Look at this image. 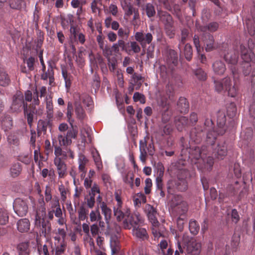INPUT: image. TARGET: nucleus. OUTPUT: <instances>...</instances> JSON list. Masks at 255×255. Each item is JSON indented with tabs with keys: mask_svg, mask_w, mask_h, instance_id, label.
Segmentation results:
<instances>
[{
	"mask_svg": "<svg viewBox=\"0 0 255 255\" xmlns=\"http://www.w3.org/2000/svg\"><path fill=\"white\" fill-rule=\"evenodd\" d=\"M174 123L177 129L181 131L186 128L190 126V123L188 118L184 116H179L175 118Z\"/></svg>",
	"mask_w": 255,
	"mask_h": 255,
	"instance_id": "412c9836",
	"label": "nucleus"
},
{
	"mask_svg": "<svg viewBox=\"0 0 255 255\" xmlns=\"http://www.w3.org/2000/svg\"><path fill=\"white\" fill-rule=\"evenodd\" d=\"M219 28V24L217 22H210L206 26H202L200 28V30L202 32H205L207 30L211 32L216 31Z\"/></svg>",
	"mask_w": 255,
	"mask_h": 255,
	"instance_id": "37998d69",
	"label": "nucleus"
},
{
	"mask_svg": "<svg viewBox=\"0 0 255 255\" xmlns=\"http://www.w3.org/2000/svg\"><path fill=\"white\" fill-rule=\"evenodd\" d=\"M17 230L21 233L27 232L30 229L28 219L24 218L19 220L17 223Z\"/></svg>",
	"mask_w": 255,
	"mask_h": 255,
	"instance_id": "c756f323",
	"label": "nucleus"
},
{
	"mask_svg": "<svg viewBox=\"0 0 255 255\" xmlns=\"http://www.w3.org/2000/svg\"><path fill=\"white\" fill-rule=\"evenodd\" d=\"M90 218L91 222H95L101 220L102 217L100 215L99 211L97 210L96 211H92L91 212L90 214Z\"/></svg>",
	"mask_w": 255,
	"mask_h": 255,
	"instance_id": "338daca9",
	"label": "nucleus"
},
{
	"mask_svg": "<svg viewBox=\"0 0 255 255\" xmlns=\"http://www.w3.org/2000/svg\"><path fill=\"white\" fill-rule=\"evenodd\" d=\"M110 246L112 255L117 254L120 250L119 243L116 240L111 241Z\"/></svg>",
	"mask_w": 255,
	"mask_h": 255,
	"instance_id": "69168bd1",
	"label": "nucleus"
},
{
	"mask_svg": "<svg viewBox=\"0 0 255 255\" xmlns=\"http://www.w3.org/2000/svg\"><path fill=\"white\" fill-rule=\"evenodd\" d=\"M61 146H69L72 143V139H69L66 135H59L58 137Z\"/></svg>",
	"mask_w": 255,
	"mask_h": 255,
	"instance_id": "6e6d98bb",
	"label": "nucleus"
},
{
	"mask_svg": "<svg viewBox=\"0 0 255 255\" xmlns=\"http://www.w3.org/2000/svg\"><path fill=\"white\" fill-rule=\"evenodd\" d=\"M0 122L2 126L5 128L4 130L10 129L12 126V118L9 116H6L4 118H2V116H1Z\"/></svg>",
	"mask_w": 255,
	"mask_h": 255,
	"instance_id": "c03bdc74",
	"label": "nucleus"
},
{
	"mask_svg": "<svg viewBox=\"0 0 255 255\" xmlns=\"http://www.w3.org/2000/svg\"><path fill=\"white\" fill-rule=\"evenodd\" d=\"M201 244L195 240H190L186 245L187 255H199L201 252Z\"/></svg>",
	"mask_w": 255,
	"mask_h": 255,
	"instance_id": "a211bd4d",
	"label": "nucleus"
},
{
	"mask_svg": "<svg viewBox=\"0 0 255 255\" xmlns=\"http://www.w3.org/2000/svg\"><path fill=\"white\" fill-rule=\"evenodd\" d=\"M88 213L89 210L88 209L83 206H81L78 211L79 219L82 221L85 220L87 218Z\"/></svg>",
	"mask_w": 255,
	"mask_h": 255,
	"instance_id": "680f3d73",
	"label": "nucleus"
},
{
	"mask_svg": "<svg viewBox=\"0 0 255 255\" xmlns=\"http://www.w3.org/2000/svg\"><path fill=\"white\" fill-rule=\"evenodd\" d=\"M177 109L181 113L186 114L189 111V104L187 100L180 97L177 102Z\"/></svg>",
	"mask_w": 255,
	"mask_h": 255,
	"instance_id": "cd10ccee",
	"label": "nucleus"
},
{
	"mask_svg": "<svg viewBox=\"0 0 255 255\" xmlns=\"http://www.w3.org/2000/svg\"><path fill=\"white\" fill-rule=\"evenodd\" d=\"M54 163L56 167L59 178H64L67 175V165L64 160H62L61 157H55Z\"/></svg>",
	"mask_w": 255,
	"mask_h": 255,
	"instance_id": "6ab92c4d",
	"label": "nucleus"
},
{
	"mask_svg": "<svg viewBox=\"0 0 255 255\" xmlns=\"http://www.w3.org/2000/svg\"><path fill=\"white\" fill-rule=\"evenodd\" d=\"M10 108L15 112L24 110L27 108V104L24 102L23 95L20 91H17L13 96Z\"/></svg>",
	"mask_w": 255,
	"mask_h": 255,
	"instance_id": "ddd939ff",
	"label": "nucleus"
},
{
	"mask_svg": "<svg viewBox=\"0 0 255 255\" xmlns=\"http://www.w3.org/2000/svg\"><path fill=\"white\" fill-rule=\"evenodd\" d=\"M226 122V117L224 112H219L217 115V123L218 128L217 129L219 130L218 133L223 135L226 132L225 125Z\"/></svg>",
	"mask_w": 255,
	"mask_h": 255,
	"instance_id": "4be33fe9",
	"label": "nucleus"
},
{
	"mask_svg": "<svg viewBox=\"0 0 255 255\" xmlns=\"http://www.w3.org/2000/svg\"><path fill=\"white\" fill-rule=\"evenodd\" d=\"M189 229L190 233L195 235L198 233L200 226L196 221L192 219L190 221L189 223Z\"/></svg>",
	"mask_w": 255,
	"mask_h": 255,
	"instance_id": "8fccbe9b",
	"label": "nucleus"
},
{
	"mask_svg": "<svg viewBox=\"0 0 255 255\" xmlns=\"http://www.w3.org/2000/svg\"><path fill=\"white\" fill-rule=\"evenodd\" d=\"M175 100V92L173 86L168 84L166 87V94L161 96L158 105L160 107L162 112V122L166 123L170 120L172 113L170 110V104L169 101L173 102Z\"/></svg>",
	"mask_w": 255,
	"mask_h": 255,
	"instance_id": "f03ea898",
	"label": "nucleus"
},
{
	"mask_svg": "<svg viewBox=\"0 0 255 255\" xmlns=\"http://www.w3.org/2000/svg\"><path fill=\"white\" fill-rule=\"evenodd\" d=\"M190 177L189 171L186 169L181 170L177 174V178L169 180L167 183V191L173 194L177 191L183 192L187 189V179Z\"/></svg>",
	"mask_w": 255,
	"mask_h": 255,
	"instance_id": "20e7f679",
	"label": "nucleus"
},
{
	"mask_svg": "<svg viewBox=\"0 0 255 255\" xmlns=\"http://www.w3.org/2000/svg\"><path fill=\"white\" fill-rule=\"evenodd\" d=\"M7 142L12 147L18 146L20 143L18 134L15 133H10L7 136Z\"/></svg>",
	"mask_w": 255,
	"mask_h": 255,
	"instance_id": "e433bc0d",
	"label": "nucleus"
},
{
	"mask_svg": "<svg viewBox=\"0 0 255 255\" xmlns=\"http://www.w3.org/2000/svg\"><path fill=\"white\" fill-rule=\"evenodd\" d=\"M146 210L147 212L148 218L152 226H156L157 225H159V223L156 217L157 214L156 209L153 206L150 205H147L146 207Z\"/></svg>",
	"mask_w": 255,
	"mask_h": 255,
	"instance_id": "b1692460",
	"label": "nucleus"
},
{
	"mask_svg": "<svg viewBox=\"0 0 255 255\" xmlns=\"http://www.w3.org/2000/svg\"><path fill=\"white\" fill-rule=\"evenodd\" d=\"M240 188L239 182L236 181L234 184H230L228 186L227 190L228 193L234 196L237 194Z\"/></svg>",
	"mask_w": 255,
	"mask_h": 255,
	"instance_id": "09e8293b",
	"label": "nucleus"
},
{
	"mask_svg": "<svg viewBox=\"0 0 255 255\" xmlns=\"http://www.w3.org/2000/svg\"><path fill=\"white\" fill-rule=\"evenodd\" d=\"M10 77L8 74L3 70H0V86L6 87L10 85Z\"/></svg>",
	"mask_w": 255,
	"mask_h": 255,
	"instance_id": "7c9ffc66",
	"label": "nucleus"
},
{
	"mask_svg": "<svg viewBox=\"0 0 255 255\" xmlns=\"http://www.w3.org/2000/svg\"><path fill=\"white\" fill-rule=\"evenodd\" d=\"M18 255H29V243L23 242L19 244L17 246Z\"/></svg>",
	"mask_w": 255,
	"mask_h": 255,
	"instance_id": "c9c22d12",
	"label": "nucleus"
},
{
	"mask_svg": "<svg viewBox=\"0 0 255 255\" xmlns=\"http://www.w3.org/2000/svg\"><path fill=\"white\" fill-rule=\"evenodd\" d=\"M134 39L136 41H132L127 43L128 46L129 48V51L126 52L128 54H130L131 52L134 53H139L141 50V48L137 42L139 43L142 48H144L147 44L151 43L153 36L151 33L144 34L143 31H138L135 33Z\"/></svg>",
	"mask_w": 255,
	"mask_h": 255,
	"instance_id": "39448f33",
	"label": "nucleus"
},
{
	"mask_svg": "<svg viewBox=\"0 0 255 255\" xmlns=\"http://www.w3.org/2000/svg\"><path fill=\"white\" fill-rule=\"evenodd\" d=\"M62 75L64 79L65 87L68 90L71 87L73 77L70 73H68L66 69H62Z\"/></svg>",
	"mask_w": 255,
	"mask_h": 255,
	"instance_id": "a19ab883",
	"label": "nucleus"
},
{
	"mask_svg": "<svg viewBox=\"0 0 255 255\" xmlns=\"http://www.w3.org/2000/svg\"><path fill=\"white\" fill-rule=\"evenodd\" d=\"M219 131V130L215 129L212 120L209 118H206L204 127L198 125L191 129L190 138L194 143H199L202 140L205 133L206 132V143L212 147L217 139L218 135H220L218 133Z\"/></svg>",
	"mask_w": 255,
	"mask_h": 255,
	"instance_id": "f257e3e1",
	"label": "nucleus"
},
{
	"mask_svg": "<svg viewBox=\"0 0 255 255\" xmlns=\"http://www.w3.org/2000/svg\"><path fill=\"white\" fill-rule=\"evenodd\" d=\"M46 101V108L47 110V117L49 118H50L53 116V106L52 101V98L49 97H46L45 98Z\"/></svg>",
	"mask_w": 255,
	"mask_h": 255,
	"instance_id": "3c124183",
	"label": "nucleus"
},
{
	"mask_svg": "<svg viewBox=\"0 0 255 255\" xmlns=\"http://www.w3.org/2000/svg\"><path fill=\"white\" fill-rule=\"evenodd\" d=\"M75 112L77 118L79 120H82L85 118L86 114L81 104L78 102L75 103Z\"/></svg>",
	"mask_w": 255,
	"mask_h": 255,
	"instance_id": "ea45409f",
	"label": "nucleus"
},
{
	"mask_svg": "<svg viewBox=\"0 0 255 255\" xmlns=\"http://www.w3.org/2000/svg\"><path fill=\"white\" fill-rule=\"evenodd\" d=\"M54 154L55 157H61L62 160H66L69 158L74 159L75 154L74 151L69 146H55L54 147Z\"/></svg>",
	"mask_w": 255,
	"mask_h": 255,
	"instance_id": "2eb2a0df",
	"label": "nucleus"
},
{
	"mask_svg": "<svg viewBox=\"0 0 255 255\" xmlns=\"http://www.w3.org/2000/svg\"><path fill=\"white\" fill-rule=\"evenodd\" d=\"M93 158L98 170L103 169V166L100 155L98 151L92 152Z\"/></svg>",
	"mask_w": 255,
	"mask_h": 255,
	"instance_id": "de8ad7c7",
	"label": "nucleus"
},
{
	"mask_svg": "<svg viewBox=\"0 0 255 255\" xmlns=\"http://www.w3.org/2000/svg\"><path fill=\"white\" fill-rule=\"evenodd\" d=\"M214 150L213 153L218 158L222 159L227 155V149L225 142L218 143L216 148L211 147Z\"/></svg>",
	"mask_w": 255,
	"mask_h": 255,
	"instance_id": "5701e85b",
	"label": "nucleus"
},
{
	"mask_svg": "<svg viewBox=\"0 0 255 255\" xmlns=\"http://www.w3.org/2000/svg\"><path fill=\"white\" fill-rule=\"evenodd\" d=\"M144 81V77L140 74L134 73L131 77L130 83L135 86V90H138Z\"/></svg>",
	"mask_w": 255,
	"mask_h": 255,
	"instance_id": "2f4dec72",
	"label": "nucleus"
},
{
	"mask_svg": "<svg viewBox=\"0 0 255 255\" xmlns=\"http://www.w3.org/2000/svg\"><path fill=\"white\" fill-rule=\"evenodd\" d=\"M138 226L132 229L133 235L142 241L147 240L148 235L145 229Z\"/></svg>",
	"mask_w": 255,
	"mask_h": 255,
	"instance_id": "bb28decb",
	"label": "nucleus"
},
{
	"mask_svg": "<svg viewBox=\"0 0 255 255\" xmlns=\"http://www.w3.org/2000/svg\"><path fill=\"white\" fill-rule=\"evenodd\" d=\"M172 213L176 216H184L188 211V205L180 195H174L170 201Z\"/></svg>",
	"mask_w": 255,
	"mask_h": 255,
	"instance_id": "1a4fd4ad",
	"label": "nucleus"
},
{
	"mask_svg": "<svg viewBox=\"0 0 255 255\" xmlns=\"http://www.w3.org/2000/svg\"><path fill=\"white\" fill-rule=\"evenodd\" d=\"M35 112V108L33 107L29 109L27 108L24 110V114L26 117L28 125L30 128L32 125L34 116L36 115Z\"/></svg>",
	"mask_w": 255,
	"mask_h": 255,
	"instance_id": "72a5a7b5",
	"label": "nucleus"
},
{
	"mask_svg": "<svg viewBox=\"0 0 255 255\" xmlns=\"http://www.w3.org/2000/svg\"><path fill=\"white\" fill-rule=\"evenodd\" d=\"M241 57L245 63H249L255 58L254 54L249 50L245 46H240Z\"/></svg>",
	"mask_w": 255,
	"mask_h": 255,
	"instance_id": "a878e982",
	"label": "nucleus"
},
{
	"mask_svg": "<svg viewBox=\"0 0 255 255\" xmlns=\"http://www.w3.org/2000/svg\"><path fill=\"white\" fill-rule=\"evenodd\" d=\"M191 142H193L190 139V141L187 143L184 137L180 138L181 145L183 147L182 152H183L184 150H186L189 153L190 158L195 159L198 161L195 162L198 169H202V167H200L198 164H200V161H203L204 156L208 153L209 147L206 145L202 146L201 148L197 146H192Z\"/></svg>",
	"mask_w": 255,
	"mask_h": 255,
	"instance_id": "7ed1b4c3",
	"label": "nucleus"
},
{
	"mask_svg": "<svg viewBox=\"0 0 255 255\" xmlns=\"http://www.w3.org/2000/svg\"><path fill=\"white\" fill-rule=\"evenodd\" d=\"M224 58L232 72V75L234 78H236V75L239 73V68L237 65L239 53L238 51L236 50H230L229 52L225 53Z\"/></svg>",
	"mask_w": 255,
	"mask_h": 255,
	"instance_id": "9b49d317",
	"label": "nucleus"
},
{
	"mask_svg": "<svg viewBox=\"0 0 255 255\" xmlns=\"http://www.w3.org/2000/svg\"><path fill=\"white\" fill-rule=\"evenodd\" d=\"M36 61V59L34 57L30 56L27 58L23 59V62L27 65L26 68L25 66L21 65L20 66V71L22 73L25 74L29 73L30 72L34 70V65Z\"/></svg>",
	"mask_w": 255,
	"mask_h": 255,
	"instance_id": "aec40b11",
	"label": "nucleus"
},
{
	"mask_svg": "<svg viewBox=\"0 0 255 255\" xmlns=\"http://www.w3.org/2000/svg\"><path fill=\"white\" fill-rule=\"evenodd\" d=\"M130 30L128 28L121 27L118 31V35L122 39L127 40L129 36Z\"/></svg>",
	"mask_w": 255,
	"mask_h": 255,
	"instance_id": "13d9d810",
	"label": "nucleus"
},
{
	"mask_svg": "<svg viewBox=\"0 0 255 255\" xmlns=\"http://www.w3.org/2000/svg\"><path fill=\"white\" fill-rule=\"evenodd\" d=\"M100 207L102 210V213L104 215L106 221L108 222L110 220L112 215V210L108 207L107 204L102 202L100 204Z\"/></svg>",
	"mask_w": 255,
	"mask_h": 255,
	"instance_id": "a18cd8bd",
	"label": "nucleus"
},
{
	"mask_svg": "<svg viewBox=\"0 0 255 255\" xmlns=\"http://www.w3.org/2000/svg\"><path fill=\"white\" fill-rule=\"evenodd\" d=\"M164 60L168 66V68L172 71L178 64L177 53L173 49H167L164 54Z\"/></svg>",
	"mask_w": 255,
	"mask_h": 255,
	"instance_id": "4468645a",
	"label": "nucleus"
},
{
	"mask_svg": "<svg viewBox=\"0 0 255 255\" xmlns=\"http://www.w3.org/2000/svg\"><path fill=\"white\" fill-rule=\"evenodd\" d=\"M133 201L135 206L139 207L141 203H145L146 201V196L142 193H138L133 196Z\"/></svg>",
	"mask_w": 255,
	"mask_h": 255,
	"instance_id": "58836bf2",
	"label": "nucleus"
},
{
	"mask_svg": "<svg viewBox=\"0 0 255 255\" xmlns=\"http://www.w3.org/2000/svg\"><path fill=\"white\" fill-rule=\"evenodd\" d=\"M173 130V126L171 124H167L163 127L162 135H170Z\"/></svg>",
	"mask_w": 255,
	"mask_h": 255,
	"instance_id": "774afa93",
	"label": "nucleus"
},
{
	"mask_svg": "<svg viewBox=\"0 0 255 255\" xmlns=\"http://www.w3.org/2000/svg\"><path fill=\"white\" fill-rule=\"evenodd\" d=\"M88 161L89 160L84 154L79 153L78 159V170L83 171L85 169H87L86 166L88 163Z\"/></svg>",
	"mask_w": 255,
	"mask_h": 255,
	"instance_id": "4c0bfd02",
	"label": "nucleus"
},
{
	"mask_svg": "<svg viewBox=\"0 0 255 255\" xmlns=\"http://www.w3.org/2000/svg\"><path fill=\"white\" fill-rule=\"evenodd\" d=\"M121 191H117L115 192V200L117 204L114 208V214L117 220L119 222L125 220L130 214V209L123 204L121 195Z\"/></svg>",
	"mask_w": 255,
	"mask_h": 255,
	"instance_id": "0eeeda50",
	"label": "nucleus"
},
{
	"mask_svg": "<svg viewBox=\"0 0 255 255\" xmlns=\"http://www.w3.org/2000/svg\"><path fill=\"white\" fill-rule=\"evenodd\" d=\"M143 221L138 214H131L124 220L123 226L126 229L135 228L138 226L141 225Z\"/></svg>",
	"mask_w": 255,
	"mask_h": 255,
	"instance_id": "f8f14e48",
	"label": "nucleus"
},
{
	"mask_svg": "<svg viewBox=\"0 0 255 255\" xmlns=\"http://www.w3.org/2000/svg\"><path fill=\"white\" fill-rule=\"evenodd\" d=\"M122 6L125 12V14L128 16L132 14L135 9L133 7L131 3L128 0H124L122 2Z\"/></svg>",
	"mask_w": 255,
	"mask_h": 255,
	"instance_id": "f704fd0d",
	"label": "nucleus"
},
{
	"mask_svg": "<svg viewBox=\"0 0 255 255\" xmlns=\"http://www.w3.org/2000/svg\"><path fill=\"white\" fill-rule=\"evenodd\" d=\"M193 73L196 78L200 81H205L207 79V73L201 68L193 70Z\"/></svg>",
	"mask_w": 255,
	"mask_h": 255,
	"instance_id": "603ef678",
	"label": "nucleus"
},
{
	"mask_svg": "<svg viewBox=\"0 0 255 255\" xmlns=\"http://www.w3.org/2000/svg\"><path fill=\"white\" fill-rule=\"evenodd\" d=\"M212 67L214 73L219 76L223 75L226 70L225 63L220 60L214 61Z\"/></svg>",
	"mask_w": 255,
	"mask_h": 255,
	"instance_id": "393cba45",
	"label": "nucleus"
},
{
	"mask_svg": "<svg viewBox=\"0 0 255 255\" xmlns=\"http://www.w3.org/2000/svg\"><path fill=\"white\" fill-rule=\"evenodd\" d=\"M22 171V166L18 162L13 163L11 164L9 168V174L11 177L16 178L21 173Z\"/></svg>",
	"mask_w": 255,
	"mask_h": 255,
	"instance_id": "c85d7f7f",
	"label": "nucleus"
},
{
	"mask_svg": "<svg viewBox=\"0 0 255 255\" xmlns=\"http://www.w3.org/2000/svg\"><path fill=\"white\" fill-rule=\"evenodd\" d=\"M8 214L6 210L0 209V224L1 225H5L8 221Z\"/></svg>",
	"mask_w": 255,
	"mask_h": 255,
	"instance_id": "4d7b16f0",
	"label": "nucleus"
},
{
	"mask_svg": "<svg viewBox=\"0 0 255 255\" xmlns=\"http://www.w3.org/2000/svg\"><path fill=\"white\" fill-rule=\"evenodd\" d=\"M213 164L214 159L213 157L208 156L206 161L203 159V161H200V164L198 165L200 167H202V169H198L201 171H204V169L210 171L211 170Z\"/></svg>",
	"mask_w": 255,
	"mask_h": 255,
	"instance_id": "473e14b6",
	"label": "nucleus"
},
{
	"mask_svg": "<svg viewBox=\"0 0 255 255\" xmlns=\"http://www.w3.org/2000/svg\"><path fill=\"white\" fill-rule=\"evenodd\" d=\"M34 225L44 237L50 234L51 224L49 221L46 219V213H44V210L34 214Z\"/></svg>",
	"mask_w": 255,
	"mask_h": 255,
	"instance_id": "6e6552de",
	"label": "nucleus"
},
{
	"mask_svg": "<svg viewBox=\"0 0 255 255\" xmlns=\"http://www.w3.org/2000/svg\"><path fill=\"white\" fill-rule=\"evenodd\" d=\"M160 20L163 23L166 34L172 38L175 35L173 20L172 16L167 12L159 11L158 12Z\"/></svg>",
	"mask_w": 255,
	"mask_h": 255,
	"instance_id": "9d476101",
	"label": "nucleus"
},
{
	"mask_svg": "<svg viewBox=\"0 0 255 255\" xmlns=\"http://www.w3.org/2000/svg\"><path fill=\"white\" fill-rule=\"evenodd\" d=\"M13 207L15 213L19 217L25 216L28 212L27 202L20 198L14 200Z\"/></svg>",
	"mask_w": 255,
	"mask_h": 255,
	"instance_id": "f3484780",
	"label": "nucleus"
},
{
	"mask_svg": "<svg viewBox=\"0 0 255 255\" xmlns=\"http://www.w3.org/2000/svg\"><path fill=\"white\" fill-rule=\"evenodd\" d=\"M78 134V130L77 129V127L74 128L72 125H71V128L68 129L67 133L66 136L69 139L72 138H76Z\"/></svg>",
	"mask_w": 255,
	"mask_h": 255,
	"instance_id": "0e129e2a",
	"label": "nucleus"
},
{
	"mask_svg": "<svg viewBox=\"0 0 255 255\" xmlns=\"http://www.w3.org/2000/svg\"><path fill=\"white\" fill-rule=\"evenodd\" d=\"M189 36V30L187 28H183L181 30V38L178 44V48L181 52V46L183 45L188 39Z\"/></svg>",
	"mask_w": 255,
	"mask_h": 255,
	"instance_id": "79ce46f5",
	"label": "nucleus"
},
{
	"mask_svg": "<svg viewBox=\"0 0 255 255\" xmlns=\"http://www.w3.org/2000/svg\"><path fill=\"white\" fill-rule=\"evenodd\" d=\"M143 9L148 17L154 16L156 13L155 7L154 5L151 3H147L145 5Z\"/></svg>",
	"mask_w": 255,
	"mask_h": 255,
	"instance_id": "864d4df0",
	"label": "nucleus"
},
{
	"mask_svg": "<svg viewBox=\"0 0 255 255\" xmlns=\"http://www.w3.org/2000/svg\"><path fill=\"white\" fill-rule=\"evenodd\" d=\"M202 41L206 52L212 51L218 47V44L215 42L213 35L209 33L203 34Z\"/></svg>",
	"mask_w": 255,
	"mask_h": 255,
	"instance_id": "dca6fc26",
	"label": "nucleus"
},
{
	"mask_svg": "<svg viewBox=\"0 0 255 255\" xmlns=\"http://www.w3.org/2000/svg\"><path fill=\"white\" fill-rule=\"evenodd\" d=\"M215 89L218 93L223 91L228 92V95L231 97H235L239 91L237 84L234 82L232 84L231 78L226 77L221 80L214 81Z\"/></svg>",
	"mask_w": 255,
	"mask_h": 255,
	"instance_id": "423d86ee",
	"label": "nucleus"
},
{
	"mask_svg": "<svg viewBox=\"0 0 255 255\" xmlns=\"http://www.w3.org/2000/svg\"><path fill=\"white\" fill-rule=\"evenodd\" d=\"M48 126V122L44 120H39L37 124V134L39 136L42 131L46 132Z\"/></svg>",
	"mask_w": 255,
	"mask_h": 255,
	"instance_id": "bf43d9fd",
	"label": "nucleus"
},
{
	"mask_svg": "<svg viewBox=\"0 0 255 255\" xmlns=\"http://www.w3.org/2000/svg\"><path fill=\"white\" fill-rule=\"evenodd\" d=\"M66 242L62 240V241L60 242V245L57 246L55 248V255H61L63 254L66 251Z\"/></svg>",
	"mask_w": 255,
	"mask_h": 255,
	"instance_id": "052dcab7",
	"label": "nucleus"
},
{
	"mask_svg": "<svg viewBox=\"0 0 255 255\" xmlns=\"http://www.w3.org/2000/svg\"><path fill=\"white\" fill-rule=\"evenodd\" d=\"M9 7L15 10H20L25 5L24 0H8Z\"/></svg>",
	"mask_w": 255,
	"mask_h": 255,
	"instance_id": "49530a36",
	"label": "nucleus"
},
{
	"mask_svg": "<svg viewBox=\"0 0 255 255\" xmlns=\"http://www.w3.org/2000/svg\"><path fill=\"white\" fill-rule=\"evenodd\" d=\"M73 111V105L72 103L68 102L67 108V117L68 121L71 125H73L74 121V119L72 118Z\"/></svg>",
	"mask_w": 255,
	"mask_h": 255,
	"instance_id": "e2e57ef3",
	"label": "nucleus"
},
{
	"mask_svg": "<svg viewBox=\"0 0 255 255\" xmlns=\"http://www.w3.org/2000/svg\"><path fill=\"white\" fill-rule=\"evenodd\" d=\"M183 53L186 59L189 61H190L192 58L193 51L192 46L190 44L187 43L185 44Z\"/></svg>",
	"mask_w": 255,
	"mask_h": 255,
	"instance_id": "5fc2aeb1",
	"label": "nucleus"
}]
</instances>
